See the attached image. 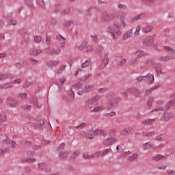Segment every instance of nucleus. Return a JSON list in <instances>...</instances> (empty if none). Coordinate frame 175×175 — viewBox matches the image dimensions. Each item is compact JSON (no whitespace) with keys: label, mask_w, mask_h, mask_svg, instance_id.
<instances>
[{"label":"nucleus","mask_w":175,"mask_h":175,"mask_svg":"<svg viewBox=\"0 0 175 175\" xmlns=\"http://www.w3.org/2000/svg\"><path fill=\"white\" fill-rule=\"evenodd\" d=\"M109 29V32L111 33V36L113 38V40H117V39H118L119 35H121V31L120 29H121V26L118 25V24H114L113 25L109 27H108ZM118 35L116 36V34Z\"/></svg>","instance_id":"obj_1"},{"label":"nucleus","mask_w":175,"mask_h":175,"mask_svg":"<svg viewBox=\"0 0 175 175\" xmlns=\"http://www.w3.org/2000/svg\"><path fill=\"white\" fill-rule=\"evenodd\" d=\"M109 104L107 107V110H114L118 106V103L121 102V97L114 96L109 99Z\"/></svg>","instance_id":"obj_2"},{"label":"nucleus","mask_w":175,"mask_h":175,"mask_svg":"<svg viewBox=\"0 0 175 175\" xmlns=\"http://www.w3.org/2000/svg\"><path fill=\"white\" fill-rule=\"evenodd\" d=\"M99 57H101V64L98 67L99 70H103L107 65H109V54L106 53L105 55H102V53H99Z\"/></svg>","instance_id":"obj_3"},{"label":"nucleus","mask_w":175,"mask_h":175,"mask_svg":"<svg viewBox=\"0 0 175 175\" xmlns=\"http://www.w3.org/2000/svg\"><path fill=\"white\" fill-rule=\"evenodd\" d=\"M95 90V85L92 83H87L82 88V91H79L77 92L78 95H83V93L92 92Z\"/></svg>","instance_id":"obj_4"},{"label":"nucleus","mask_w":175,"mask_h":175,"mask_svg":"<svg viewBox=\"0 0 175 175\" xmlns=\"http://www.w3.org/2000/svg\"><path fill=\"white\" fill-rule=\"evenodd\" d=\"M118 142V139L116 137H109L106 138L103 142V145L105 147H110L111 146H113V144H116Z\"/></svg>","instance_id":"obj_5"},{"label":"nucleus","mask_w":175,"mask_h":175,"mask_svg":"<svg viewBox=\"0 0 175 175\" xmlns=\"http://www.w3.org/2000/svg\"><path fill=\"white\" fill-rule=\"evenodd\" d=\"M68 97L66 96H62V99L64 100L65 102H73L75 100V92L73 91V88H71L68 91Z\"/></svg>","instance_id":"obj_6"},{"label":"nucleus","mask_w":175,"mask_h":175,"mask_svg":"<svg viewBox=\"0 0 175 175\" xmlns=\"http://www.w3.org/2000/svg\"><path fill=\"white\" fill-rule=\"evenodd\" d=\"M127 91L129 94H133L136 98H142V92L136 87L129 88Z\"/></svg>","instance_id":"obj_7"},{"label":"nucleus","mask_w":175,"mask_h":175,"mask_svg":"<svg viewBox=\"0 0 175 175\" xmlns=\"http://www.w3.org/2000/svg\"><path fill=\"white\" fill-rule=\"evenodd\" d=\"M3 144H7L10 148H14L17 146L16 142L9 140V137L7 135L3 137Z\"/></svg>","instance_id":"obj_8"},{"label":"nucleus","mask_w":175,"mask_h":175,"mask_svg":"<svg viewBox=\"0 0 175 175\" xmlns=\"http://www.w3.org/2000/svg\"><path fill=\"white\" fill-rule=\"evenodd\" d=\"M38 168L44 173H50L51 172L50 167L46 163H39L38 164Z\"/></svg>","instance_id":"obj_9"},{"label":"nucleus","mask_w":175,"mask_h":175,"mask_svg":"<svg viewBox=\"0 0 175 175\" xmlns=\"http://www.w3.org/2000/svg\"><path fill=\"white\" fill-rule=\"evenodd\" d=\"M91 133H94V135H100V136H107V131L103 129H99L96 128L91 129Z\"/></svg>","instance_id":"obj_10"},{"label":"nucleus","mask_w":175,"mask_h":175,"mask_svg":"<svg viewBox=\"0 0 175 175\" xmlns=\"http://www.w3.org/2000/svg\"><path fill=\"white\" fill-rule=\"evenodd\" d=\"M142 43L146 47H148V46H151L152 44V43H154V36H150L145 38L143 40Z\"/></svg>","instance_id":"obj_11"},{"label":"nucleus","mask_w":175,"mask_h":175,"mask_svg":"<svg viewBox=\"0 0 175 175\" xmlns=\"http://www.w3.org/2000/svg\"><path fill=\"white\" fill-rule=\"evenodd\" d=\"M133 132H135V129L133 127H126L120 132V136H128V135H131V133H133Z\"/></svg>","instance_id":"obj_12"},{"label":"nucleus","mask_w":175,"mask_h":175,"mask_svg":"<svg viewBox=\"0 0 175 175\" xmlns=\"http://www.w3.org/2000/svg\"><path fill=\"white\" fill-rule=\"evenodd\" d=\"M45 121L44 119L36 120L34 122L33 126L38 129H43L44 128Z\"/></svg>","instance_id":"obj_13"},{"label":"nucleus","mask_w":175,"mask_h":175,"mask_svg":"<svg viewBox=\"0 0 175 175\" xmlns=\"http://www.w3.org/2000/svg\"><path fill=\"white\" fill-rule=\"evenodd\" d=\"M126 155L127 157L128 161H129L130 162H135V161H136L137 158H139V153L137 152H134L133 154H129V152H127Z\"/></svg>","instance_id":"obj_14"},{"label":"nucleus","mask_w":175,"mask_h":175,"mask_svg":"<svg viewBox=\"0 0 175 175\" xmlns=\"http://www.w3.org/2000/svg\"><path fill=\"white\" fill-rule=\"evenodd\" d=\"M115 17L114 13L113 12H105L103 14V18L105 21H111Z\"/></svg>","instance_id":"obj_15"},{"label":"nucleus","mask_w":175,"mask_h":175,"mask_svg":"<svg viewBox=\"0 0 175 175\" xmlns=\"http://www.w3.org/2000/svg\"><path fill=\"white\" fill-rule=\"evenodd\" d=\"M42 53H43V50L38 48H33L30 50V54L33 57H38V55H40Z\"/></svg>","instance_id":"obj_16"},{"label":"nucleus","mask_w":175,"mask_h":175,"mask_svg":"<svg viewBox=\"0 0 175 175\" xmlns=\"http://www.w3.org/2000/svg\"><path fill=\"white\" fill-rule=\"evenodd\" d=\"M77 49H79V50H85L86 51H92L94 50L92 46H87V42H83L81 45L77 46Z\"/></svg>","instance_id":"obj_17"},{"label":"nucleus","mask_w":175,"mask_h":175,"mask_svg":"<svg viewBox=\"0 0 175 175\" xmlns=\"http://www.w3.org/2000/svg\"><path fill=\"white\" fill-rule=\"evenodd\" d=\"M133 55H136L137 58L140 59L142 58V57H144V55H147V53L142 50L136 49L133 52Z\"/></svg>","instance_id":"obj_18"},{"label":"nucleus","mask_w":175,"mask_h":175,"mask_svg":"<svg viewBox=\"0 0 175 175\" xmlns=\"http://www.w3.org/2000/svg\"><path fill=\"white\" fill-rule=\"evenodd\" d=\"M116 62L118 66H124L126 62V59L122 57V56H120L116 58Z\"/></svg>","instance_id":"obj_19"},{"label":"nucleus","mask_w":175,"mask_h":175,"mask_svg":"<svg viewBox=\"0 0 175 175\" xmlns=\"http://www.w3.org/2000/svg\"><path fill=\"white\" fill-rule=\"evenodd\" d=\"M132 35H133V30H132V29H130L124 33V34L122 36V40H128L129 38H132Z\"/></svg>","instance_id":"obj_20"},{"label":"nucleus","mask_w":175,"mask_h":175,"mask_svg":"<svg viewBox=\"0 0 175 175\" xmlns=\"http://www.w3.org/2000/svg\"><path fill=\"white\" fill-rule=\"evenodd\" d=\"M172 117H173V113L165 112L162 116V120L163 121H169Z\"/></svg>","instance_id":"obj_21"},{"label":"nucleus","mask_w":175,"mask_h":175,"mask_svg":"<svg viewBox=\"0 0 175 175\" xmlns=\"http://www.w3.org/2000/svg\"><path fill=\"white\" fill-rule=\"evenodd\" d=\"M145 81H146V83L149 84H152V83H154V75L149 74L147 76H145Z\"/></svg>","instance_id":"obj_22"},{"label":"nucleus","mask_w":175,"mask_h":175,"mask_svg":"<svg viewBox=\"0 0 175 175\" xmlns=\"http://www.w3.org/2000/svg\"><path fill=\"white\" fill-rule=\"evenodd\" d=\"M18 104L17 101L14 98H8V106L10 107H17Z\"/></svg>","instance_id":"obj_23"},{"label":"nucleus","mask_w":175,"mask_h":175,"mask_svg":"<svg viewBox=\"0 0 175 175\" xmlns=\"http://www.w3.org/2000/svg\"><path fill=\"white\" fill-rule=\"evenodd\" d=\"M31 100L34 107H36L37 109H40V107H42V104H39L37 97H32Z\"/></svg>","instance_id":"obj_24"},{"label":"nucleus","mask_w":175,"mask_h":175,"mask_svg":"<svg viewBox=\"0 0 175 175\" xmlns=\"http://www.w3.org/2000/svg\"><path fill=\"white\" fill-rule=\"evenodd\" d=\"M146 17L145 14H141L137 15V16L133 17V18L131 19V23H135V21H137L139 20H143Z\"/></svg>","instance_id":"obj_25"},{"label":"nucleus","mask_w":175,"mask_h":175,"mask_svg":"<svg viewBox=\"0 0 175 175\" xmlns=\"http://www.w3.org/2000/svg\"><path fill=\"white\" fill-rule=\"evenodd\" d=\"M126 18V14L124 12L120 13V22L122 27H126V23H125V18Z\"/></svg>","instance_id":"obj_26"},{"label":"nucleus","mask_w":175,"mask_h":175,"mask_svg":"<svg viewBox=\"0 0 175 175\" xmlns=\"http://www.w3.org/2000/svg\"><path fill=\"white\" fill-rule=\"evenodd\" d=\"M159 87V85H157L152 88L151 89L146 90L144 92V95H146V96L151 95V94H152V92H154V91H155V90H157V88H158Z\"/></svg>","instance_id":"obj_27"},{"label":"nucleus","mask_w":175,"mask_h":175,"mask_svg":"<svg viewBox=\"0 0 175 175\" xmlns=\"http://www.w3.org/2000/svg\"><path fill=\"white\" fill-rule=\"evenodd\" d=\"M13 87V83H6L3 85H0V90H8V88H12Z\"/></svg>","instance_id":"obj_28"},{"label":"nucleus","mask_w":175,"mask_h":175,"mask_svg":"<svg viewBox=\"0 0 175 175\" xmlns=\"http://www.w3.org/2000/svg\"><path fill=\"white\" fill-rule=\"evenodd\" d=\"M46 65H47L48 68H53L57 66V65H58V61L51 60L47 62Z\"/></svg>","instance_id":"obj_29"},{"label":"nucleus","mask_w":175,"mask_h":175,"mask_svg":"<svg viewBox=\"0 0 175 175\" xmlns=\"http://www.w3.org/2000/svg\"><path fill=\"white\" fill-rule=\"evenodd\" d=\"M58 54H61V49L57 48H52L51 51V55H58Z\"/></svg>","instance_id":"obj_30"},{"label":"nucleus","mask_w":175,"mask_h":175,"mask_svg":"<svg viewBox=\"0 0 175 175\" xmlns=\"http://www.w3.org/2000/svg\"><path fill=\"white\" fill-rule=\"evenodd\" d=\"M85 134V136L86 137H88V139H92L95 137V136H96V135H95V133H92L91 132V129L90 130V131L88 133H83Z\"/></svg>","instance_id":"obj_31"},{"label":"nucleus","mask_w":175,"mask_h":175,"mask_svg":"<svg viewBox=\"0 0 175 175\" xmlns=\"http://www.w3.org/2000/svg\"><path fill=\"white\" fill-rule=\"evenodd\" d=\"M137 64H139V59L137 57V58H131L129 60V65H131V66L137 65Z\"/></svg>","instance_id":"obj_32"},{"label":"nucleus","mask_w":175,"mask_h":175,"mask_svg":"<svg viewBox=\"0 0 175 175\" xmlns=\"http://www.w3.org/2000/svg\"><path fill=\"white\" fill-rule=\"evenodd\" d=\"M93 103H95L94 101V98L90 97L85 100V106H91Z\"/></svg>","instance_id":"obj_33"},{"label":"nucleus","mask_w":175,"mask_h":175,"mask_svg":"<svg viewBox=\"0 0 175 175\" xmlns=\"http://www.w3.org/2000/svg\"><path fill=\"white\" fill-rule=\"evenodd\" d=\"M36 159L33 158H23L21 159V162H26L27 163H33Z\"/></svg>","instance_id":"obj_34"},{"label":"nucleus","mask_w":175,"mask_h":175,"mask_svg":"<svg viewBox=\"0 0 175 175\" xmlns=\"http://www.w3.org/2000/svg\"><path fill=\"white\" fill-rule=\"evenodd\" d=\"M72 88L74 89V90H81L83 89V83H77L75 84H74L72 86Z\"/></svg>","instance_id":"obj_35"},{"label":"nucleus","mask_w":175,"mask_h":175,"mask_svg":"<svg viewBox=\"0 0 175 175\" xmlns=\"http://www.w3.org/2000/svg\"><path fill=\"white\" fill-rule=\"evenodd\" d=\"M79 155H80V151L76 150L75 152H74L72 154H70V159L73 161L76 159L77 157H79Z\"/></svg>","instance_id":"obj_36"},{"label":"nucleus","mask_w":175,"mask_h":175,"mask_svg":"<svg viewBox=\"0 0 175 175\" xmlns=\"http://www.w3.org/2000/svg\"><path fill=\"white\" fill-rule=\"evenodd\" d=\"M105 109L104 105H99L98 107H94L93 109L91 110L92 113H96L99 111V110H103Z\"/></svg>","instance_id":"obj_37"},{"label":"nucleus","mask_w":175,"mask_h":175,"mask_svg":"<svg viewBox=\"0 0 175 175\" xmlns=\"http://www.w3.org/2000/svg\"><path fill=\"white\" fill-rule=\"evenodd\" d=\"M68 155H69V152H60L59 158L60 159H66Z\"/></svg>","instance_id":"obj_38"},{"label":"nucleus","mask_w":175,"mask_h":175,"mask_svg":"<svg viewBox=\"0 0 175 175\" xmlns=\"http://www.w3.org/2000/svg\"><path fill=\"white\" fill-rule=\"evenodd\" d=\"M18 99H21L22 100H24L25 99H28V94L27 93H20L18 95Z\"/></svg>","instance_id":"obj_39"},{"label":"nucleus","mask_w":175,"mask_h":175,"mask_svg":"<svg viewBox=\"0 0 175 175\" xmlns=\"http://www.w3.org/2000/svg\"><path fill=\"white\" fill-rule=\"evenodd\" d=\"M155 70L157 73V75H163V72H162V65L157 64V66L155 67Z\"/></svg>","instance_id":"obj_40"},{"label":"nucleus","mask_w":175,"mask_h":175,"mask_svg":"<svg viewBox=\"0 0 175 175\" xmlns=\"http://www.w3.org/2000/svg\"><path fill=\"white\" fill-rule=\"evenodd\" d=\"M172 59V57L167 55V56H163L159 57V61H161V62H167V61H169Z\"/></svg>","instance_id":"obj_41"},{"label":"nucleus","mask_w":175,"mask_h":175,"mask_svg":"<svg viewBox=\"0 0 175 175\" xmlns=\"http://www.w3.org/2000/svg\"><path fill=\"white\" fill-rule=\"evenodd\" d=\"M144 150H150L152 147H154V144H151V142H146L143 145Z\"/></svg>","instance_id":"obj_42"},{"label":"nucleus","mask_w":175,"mask_h":175,"mask_svg":"<svg viewBox=\"0 0 175 175\" xmlns=\"http://www.w3.org/2000/svg\"><path fill=\"white\" fill-rule=\"evenodd\" d=\"M174 100H170L169 103H167L166 105H165V107L167 109V110H169V109H170V107H173V109H174Z\"/></svg>","instance_id":"obj_43"},{"label":"nucleus","mask_w":175,"mask_h":175,"mask_svg":"<svg viewBox=\"0 0 175 175\" xmlns=\"http://www.w3.org/2000/svg\"><path fill=\"white\" fill-rule=\"evenodd\" d=\"M108 135L110 137H114V136L117 135V132H116V130L114 129H111L108 131Z\"/></svg>","instance_id":"obj_44"},{"label":"nucleus","mask_w":175,"mask_h":175,"mask_svg":"<svg viewBox=\"0 0 175 175\" xmlns=\"http://www.w3.org/2000/svg\"><path fill=\"white\" fill-rule=\"evenodd\" d=\"M152 29H154V27L152 26H146L143 28V31L145 33H147L148 32H151V31H152Z\"/></svg>","instance_id":"obj_45"},{"label":"nucleus","mask_w":175,"mask_h":175,"mask_svg":"<svg viewBox=\"0 0 175 175\" xmlns=\"http://www.w3.org/2000/svg\"><path fill=\"white\" fill-rule=\"evenodd\" d=\"M64 149H65V143H62L58 146L57 148V151H58L59 152H63Z\"/></svg>","instance_id":"obj_46"},{"label":"nucleus","mask_w":175,"mask_h":175,"mask_svg":"<svg viewBox=\"0 0 175 175\" xmlns=\"http://www.w3.org/2000/svg\"><path fill=\"white\" fill-rule=\"evenodd\" d=\"M6 121V113H0V124Z\"/></svg>","instance_id":"obj_47"},{"label":"nucleus","mask_w":175,"mask_h":175,"mask_svg":"<svg viewBox=\"0 0 175 175\" xmlns=\"http://www.w3.org/2000/svg\"><path fill=\"white\" fill-rule=\"evenodd\" d=\"M153 120H145L142 122V125H152Z\"/></svg>","instance_id":"obj_48"},{"label":"nucleus","mask_w":175,"mask_h":175,"mask_svg":"<svg viewBox=\"0 0 175 175\" xmlns=\"http://www.w3.org/2000/svg\"><path fill=\"white\" fill-rule=\"evenodd\" d=\"M164 50H165L166 51H167L170 54H173V53H174L175 49H174V47L172 48L170 46H164Z\"/></svg>","instance_id":"obj_49"},{"label":"nucleus","mask_w":175,"mask_h":175,"mask_svg":"<svg viewBox=\"0 0 175 175\" xmlns=\"http://www.w3.org/2000/svg\"><path fill=\"white\" fill-rule=\"evenodd\" d=\"M90 64H91V60H86L85 62L82 63L81 68H88V66H90Z\"/></svg>","instance_id":"obj_50"},{"label":"nucleus","mask_w":175,"mask_h":175,"mask_svg":"<svg viewBox=\"0 0 175 175\" xmlns=\"http://www.w3.org/2000/svg\"><path fill=\"white\" fill-rule=\"evenodd\" d=\"M24 2L27 5L28 8H30V9H33L35 8L33 7V3H32V1L24 0Z\"/></svg>","instance_id":"obj_51"},{"label":"nucleus","mask_w":175,"mask_h":175,"mask_svg":"<svg viewBox=\"0 0 175 175\" xmlns=\"http://www.w3.org/2000/svg\"><path fill=\"white\" fill-rule=\"evenodd\" d=\"M116 114L117 113H116V111H111L110 113H105V117L107 118H111V117H114Z\"/></svg>","instance_id":"obj_52"},{"label":"nucleus","mask_w":175,"mask_h":175,"mask_svg":"<svg viewBox=\"0 0 175 175\" xmlns=\"http://www.w3.org/2000/svg\"><path fill=\"white\" fill-rule=\"evenodd\" d=\"M152 102H154V97H149L147 100V105L148 107H151L152 106Z\"/></svg>","instance_id":"obj_53"},{"label":"nucleus","mask_w":175,"mask_h":175,"mask_svg":"<svg viewBox=\"0 0 175 175\" xmlns=\"http://www.w3.org/2000/svg\"><path fill=\"white\" fill-rule=\"evenodd\" d=\"M153 159L154 161H161L162 159H165V156L161 155V154H158L157 156L153 157Z\"/></svg>","instance_id":"obj_54"},{"label":"nucleus","mask_w":175,"mask_h":175,"mask_svg":"<svg viewBox=\"0 0 175 175\" xmlns=\"http://www.w3.org/2000/svg\"><path fill=\"white\" fill-rule=\"evenodd\" d=\"M102 154V152L98 151L92 154V158H99Z\"/></svg>","instance_id":"obj_55"},{"label":"nucleus","mask_w":175,"mask_h":175,"mask_svg":"<svg viewBox=\"0 0 175 175\" xmlns=\"http://www.w3.org/2000/svg\"><path fill=\"white\" fill-rule=\"evenodd\" d=\"M42 42V36H36L34 37V42L35 43H40Z\"/></svg>","instance_id":"obj_56"},{"label":"nucleus","mask_w":175,"mask_h":175,"mask_svg":"<svg viewBox=\"0 0 175 175\" xmlns=\"http://www.w3.org/2000/svg\"><path fill=\"white\" fill-rule=\"evenodd\" d=\"M92 39L94 43H98V42H99V38H98V34L92 35Z\"/></svg>","instance_id":"obj_57"},{"label":"nucleus","mask_w":175,"mask_h":175,"mask_svg":"<svg viewBox=\"0 0 175 175\" xmlns=\"http://www.w3.org/2000/svg\"><path fill=\"white\" fill-rule=\"evenodd\" d=\"M87 126V123L83 122V123H81L79 125L75 127V129H83V128H85V126Z\"/></svg>","instance_id":"obj_58"},{"label":"nucleus","mask_w":175,"mask_h":175,"mask_svg":"<svg viewBox=\"0 0 175 175\" xmlns=\"http://www.w3.org/2000/svg\"><path fill=\"white\" fill-rule=\"evenodd\" d=\"M56 39H57V40H58V42H64V40H66V38H64L60 34H59L56 36Z\"/></svg>","instance_id":"obj_59"},{"label":"nucleus","mask_w":175,"mask_h":175,"mask_svg":"<svg viewBox=\"0 0 175 175\" xmlns=\"http://www.w3.org/2000/svg\"><path fill=\"white\" fill-rule=\"evenodd\" d=\"M143 136H146V137H150V136H152L154 135L153 132L147 133L146 131L142 132Z\"/></svg>","instance_id":"obj_60"},{"label":"nucleus","mask_w":175,"mask_h":175,"mask_svg":"<svg viewBox=\"0 0 175 175\" xmlns=\"http://www.w3.org/2000/svg\"><path fill=\"white\" fill-rule=\"evenodd\" d=\"M51 48H50V46H46L44 49V51L46 53V54H48L49 55H51Z\"/></svg>","instance_id":"obj_61"},{"label":"nucleus","mask_w":175,"mask_h":175,"mask_svg":"<svg viewBox=\"0 0 175 175\" xmlns=\"http://www.w3.org/2000/svg\"><path fill=\"white\" fill-rule=\"evenodd\" d=\"M157 142H165V137L162 135L157 137Z\"/></svg>","instance_id":"obj_62"},{"label":"nucleus","mask_w":175,"mask_h":175,"mask_svg":"<svg viewBox=\"0 0 175 175\" xmlns=\"http://www.w3.org/2000/svg\"><path fill=\"white\" fill-rule=\"evenodd\" d=\"M8 77V74H1L0 75V81L6 80Z\"/></svg>","instance_id":"obj_63"},{"label":"nucleus","mask_w":175,"mask_h":175,"mask_svg":"<svg viewBox=\"0 0 175 175\" xmlns=\"http://www.w3.org/2000/svg\"><path fill=\"white\" fill-rule=\"evenodd\" d=\"M61 10V5L57 3L55 5V12H59Z\"/></svg>","instance_id":"obj_64"}]
</instances>
